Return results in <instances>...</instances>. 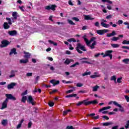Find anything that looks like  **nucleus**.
<instances>
[{"mask_svg": "<svg viewBox=\"0 0 129 129\" xmlns=\"http://www.w3.org/2000/svg\"><path fill=\"white\" fill-rule=\"evenodd\" d=\"M111 18H112V15H108L106 17V19H107V20L111 19Z\"/></svg>", "mask_w": 129, "mask_h": 129, "instance_id": "obj_58", "label": "nucleus"}, {"mask_svg": "<svg viewBox=\"0 0 129 129\" xmlns=\"http://www.w3.org/2000/svg\"><path fill=\"white\" fill-rule=\"evenodd\" d=\"M77 96V94H70V95H68L66 96V98H69L70 97H75Z\"/></svg>", "mask_w": 129, "mask_h": 129, "instance_id": "obj_26", "label": "nucleus"}, {"mask_svg": "<svg viewBox=\"0 0 129 129\" xmlns=\"http://www.w3.org/2000/svg\"><path fill=\"white\" fill-rule=\"evenodd\" d=\"M108 32V30L107 29H102V30H98L96 31L97 34L98 35H104L105 33H107Z\"/></svg>", "mask_w": 129, "mask_h": 129, "instance_id": "obj_11", "label": "nucleus"}, {"mask_svg": "<svg viewBox=\"0 0 129 129\" xmlns=\"http://www.w3.org/2000/svg\"><path fill=\"white\" fill-rule=\"evenodd\" d=\"M112 124V122H106L103 123V126H108V125H111Z\"/></svg>", "mask_w": 129, "mask_h": 129, "instance_id": "obj_27", "label": "nucleus"}, {"mask_svg": "<svg viewBox=\"0 0 129 129\" xmlns=\"http://www.w3.org/2000/svg\"><path fill=\"white\" fill-rule=\"evenodd\" d=\"M110 108H111V107H110L109 106H107V107H104L99 110V112H101V111H103V110H106L107 109H110Z\"/></svg>", "mask_w": 129, "mask_h": 129, "instance_id": "obj_19", "label": "nucleus"}, {"mask_svg": "<svg viewBox=\"0 0 129 129\" xmlns=\"http://www.w3.org/2000/svg\"><path fill=\"white\" fill-rule=\"evenodd\" d=\"M94 74L95 75H91L90 76V78H92V79H93V78H97L98 77H100V75H98V73H94Z\"/></svg>", "mask_w": 129, "mask_h": 129, "instance_id": "obj_16", "label": "nucleus"}, {"mask_svg": "<svg viewBox=\"0 0 129 129\" xmlns=\"http://www.w3.org/2000/svg\"><path fill=\"white\" fill-rule=\"evenodd\" d=\"M68 4L70 6H74L73 3H72V1L71 0H70L68 2Z\"/></svg>", "mask_w": 129, "mask_h": 129, "instance_id": "obj_63", "label": "nucleus"}, {"mask_svg": "<svg viewBox=\"0 0 129 129\" xmlns=\"http://www.w3.org/2000/svg\"><path fill=\"white\" fill-rule=\"evenodd\" d=\"M1 123L3 125L6 126V125L8 124V119H3Z\"/></svg>", "mask_w": 129, "mask_h": 129, "instance_id": "obj_24", "label": "nucleus"}, {"mask_svg": "<svg viewBox=\"0 0 129 129\" xmlns=\"http://www.w3.org/2000/svg\"><path fill=\"white\" fill-rule=\"evenodd\" d=\"M102 2L105 3V2H106V3H108L109 4H112V2H111L110 0H101Z\"/></svg>", "mask_w": 129, "mask_h": 129, "instance_id": "obj_46", "label": "nucleus"}, {"mask_svg": "<svg viewBox=\"0 0 129 129\" xmlns=\"http://www.w3.org/2000/svg\"><path fill=\"white\" fill-rule=\"evenodd\" d=\"M125 128H128L129 127V120L127 121L126 125H125Z\"/></svg>", "mask_w": 129, "mask_h": 129, "instance_id": "obj_56", "label": "nucleus"}, {"mask_svg": "<svg viewBox=\"0 0 129 129\" xmlns=\"http://www.w3.org/2000/svg\"><path fill=\"white\" fill-rule=\"evenodd\" d=\"M56 8H57L56 5H52L51 6H45V9L47 11H50V10H51L52 11H56Z\"/></svg>", "mask_w": 129, "mask_h": 129, "instance_id": "obj_8", "label": "nucleus"}, {"mask_svg": "<svg viewBox=\"0 0 129 129\" xmlns=\"http://www.w3.org/2000/svg\"><path fill=\"white\" fill-rule=\"evenodd\" d=\"M54 103L53 102L50 101L48 102V105L50 106V107H52V106H54Z\"/></svg>", "mask_w": 129, "mask_h": 129, "instance_id": "obj_44", "label": "nucleus"}, {"mask_svg": "<svg viewBox=\"0 0 129 129\" xmlns=\"http://www.w3.org/2000/svg\"><path fill=\"white\" fill-rule=\"evenodd\" d=\"M6 99L2 103V106L1 108V109H5V108H7L8 107V102H9V99L11 100H14V101L17 100V98H15V96H13V95L9 94H6Z\"/></svg>", "mask_w": 129, "mask_h": 129, "instance_id": "obj_1", "label": "nucleus"}, {"mask_svg": "<svg viewBox=\"0 0 129 129\" xmlns=\"http://www.w3.org/2000/svg\"><path fill=\"white\" fill-rule=\"evenodd\" d=\"M17 72L18 71L12 70L11 71V75L9 76L10 78H13V77H15V76H16L15 73H17Z\"/></svg>", "mask_w": 129, "mask_h": 129, "instance_id": "obj_18", "label": "nucleus"}, {"mask_svg": "<svg viewBox=\"0 0 129 129\" xmlns=\"http://www.w3.org/2000/svg\"><path fill=\"white\" fill-rule=\"evenodd\" d=\"M122 49H126L127 50H129L128 46H123L121 47Z\"/></svg>", "mask_w": 129, "mask_h": 129, "instance_id": "obj_64", "label": "nucleus"}, {"mask_svg": "<svg viewBox=\"0 0 129 129\" xmlns=\"http://www.w3.org/2000/svg\"><path fill=\"white\" fill-rule=\"evenodd\" d=\"M62 83H66V84H68L69 83H72L71 81H66L65 80H63L62 81Z\"/></svg>", "mask_w": 129, "mask_h": 129, "instance_id": "obj_53", "label": "nucleus"}, {"mask_svg": "<svg viewBox=\"0 0 129 129\" xmlns=\"http://www.w3.org/2000/svg\"><path fill=\"white\" fill-rule=\"evenodd\" d=\"M24 53L25 54L24 55V58H26V59H29V58L31 57V54H30L29 52L24 51Z\"/></svg>", "mask_w": 129, "mask_h": 129, "instance_id": "obj_22", "label": "nucleus"}, {"mask_svg": "<svg viewBox=\"0 0 129 129\" xmlns=\"http://www.w3.org/2000/svg\"><path fill=\"white\" fill-rule=\"evenodd\" d=\"M113 104L114 105H116V106H117L118 107H119V111L121 112H124V108L123 107L121 106L120 104H118L117 102L114 101Z\"/></svg>", "mask_w": 129, "mask_h": 129, "instance_id": "obj_10", "label": "nucleus"}, {"mask_svg": "<svg viewBox=\"0 0 129 129\" xmlns=\"http://www.w3.org/2000/svg\"><path fill=\"white\" fill-rule=\"evenodd\" d=\"M83 39H84V40L85 41L87 46H89V45H90V43L91 42H93L94 40H96V37H92L90 40H88V39L86 38V35H85L82 37Z\"/></svg>", "mask_w": 129, "mask_h": 129, "instance_id": "obj_5", "label": "nucleus"}, {"mask_svg": "<svg viewBox=\"0 0 129 129\" xmlns=\"http://www.w3.org/2000/svg\"><path fill=\"white\" fill-rule=\"evenodd\" d=\"M19 9L22 11V12H25V7L24 6H19Z\"/></svg>", "mask_w": 129, "mask_h": 129, "instance_id": "obj_50", "label": "nucleus"}, {"mask_svg": "<svg viewBox=\"0 0 129 129\" xmlns=\"http://www.w3.org/2000/svg\"><path fill=\"white\" fill-rule=\"evenodd\" d=\"M99 56H100V53H96V54H95L94 57L95 58H98V57H99Z\"/></svg>", "mask_w": 129, "mask_h": 129, "instance_id": "obj_61", "label": "nucleus"}, {"mask_svg": "<svg viewBox=\"0 0 129 129\" xmlns=\"http://www.w3.org/2000/svg\"><path fill=\"white\" fill-rule=\"evenodd\" d=\"M111 80L112 81H113L115 83H116V77L115 76H112L111 77Z\"/></svg>", "mask_w": 129, "mask_h": 129, "instance_id": "obj_35", "label": "nucleus"}, {"mask_svg": "<svg viewBox=\"0 0 129 129\" xmlns=\"http://www.w3.org/2000/svg\"><path fill=\"white\" fill-rule=\"evenodd\" d=\"M71 112V109H68L65 111H63V115H67V114H68L69 112Z\"/></svg>", "mask_w": 129, "mask_h": 129, "instance_id": "obj_31", "label": "nucleus"}, {"mask_svg": "<svg viewBox=\"0 0 129 129\" xmlns=\"http://www.w3.org/2000/svg\"><path fill=\"white\" fill-rule=\"evenodd\" d=\"M32 75H33V73H28L26 74V76H27V77H30L31 76H32Z\"/></svg>", "mask_w": 129, "mask_h": 129, "instance_id": "obj_54", "label": "nucleus"}, {"mask_svg": "<svg viewBox=\"0 0 129 129\" xmlns=\"http://www.w3.org/2000/svg\"><path fill=\"white\" fill-rule=\"evenodd\" d=\"M76 50L77 51V52H78V53H79V54H82L84 52H86V51H87V50H86V48H85V46L84 45H82V44H81V43H78L77 44V47H76Z\"/></svg>", "mask_w": 129, "mask_h": 129, "instance_id": "obj_3", "label": "nucleus"}, {"mask_svg": "<svg viewBox=\"0 0 129 129\" xmlns=\"http://www.w3.org/2000/svg\"><path fill=\"white\" fill-rule=\"evenodd\" d=\"M122 44H123V45H129V40H124L122 41Z\"/></svg>", "mask_w": 129, "mask_h": 129, "instance_id": "obj_41", "label": "nucleus"}, {"mask_svg": "<svg viewBox=\"0 0 129 129\" xmlns=\"http://www.w3.org/2000/svg\"><path fill=\"white\" fill-rule=\"evenodd\" d=\"M8 34L10 36H16L17 32L16 30H12L8 31Z\"/></svg>", "mask_w": 129, "mask_h": 129, "instance_id": "obj_15", "label": "nucleus"}, {"mask_svg": "<svg viewBox=\"0 0 129 129\" xmlns=\"http://www.w3.org/2000/svg\"><path fill=\"white\" fill-rule=\"evenodd\" d=\"M48 42H49V44H52L53 45H54V46H57L58 45V43H57L56 42H54V41H53L51 40H49Z\"/></svg>", "mask_w": 129, "mask_h": 129, "instance_id": "obj_33", "label": "nucleus"}, {"mask_svg": "<svg viewBox=\"0 0 129 129\" xmlns=\"http://www.w3.org/2000/svg\"><path fill=\"white\" fill-rule=\"evenodd\" d=\"M66 128V129H75L73 127V126H69V125H68Z\"/></svg>", "mask_w": 129, "mask_h": 129, "instance_id": "obj_60", "label": "nucleus"}, {"mask_svg": "<svg viewBox=\"0 0 129 129\" xmlns=\"http://www.w3.org/2000/svg\"><path fill=\"white\" fill-rule=\"evenodd\" d=\"M102 118H104L105 119H106V120H108V119H109V117H108V116L105 115V116H102Z\"/></svg>", "mask_w": 129, "mask_h": 129, "instance_id": "obj_59", "label": "nucleus"}, {"mask_svg": "<svg viewBox=\"0 0 129 129\" xmlns=\"http://www.w3.org/2000/svg\"><path fill=\"white\" fill-rule=\"evenodd\" d=\"M50 83L52 84V86H56L58 84H60V81H56L55 80H52L50 81Z\"/></svg>", "mask_w": 129, "mask_h": 129, "instance_id": "obj_12", "label": "nucleus"}, {"mask_svg": "<svg viewBox=\"0 0 129 129\" xmlns=\"http://www.w3.org/2000/svg\"><path fill=\"white\" fill-rule=\"evenodd\" d=\"M82 63H87V64H90V62L85 60H82L81 61Z\"/></svg>", "mask_w": 129, "mask_h": 129, "instance_id": "obj_62", "label": "nucleus"}, {"mask_svg": "<svg viewBox=\"0 0 129 129\" xmlns=\"http://www.w3.org/2000/svg\"><path fill=\"white\" fill-rule=\"evenodd\" d=\"M12 17L14 20H18V13L17 12H13Z\"/></svg>", "mask_w": 129, "mask_h": 129, "instance_id": "obj_21", "label": "nucleus"}, {"mask_svg": "<svg viewBox=\"0 0 129 129\" xmlns=\"http://www.w3.org/2000/svg\"><path fill=\"white\" fill-rule=\"evenodd\" d=\"M13 54H14V55H17V54H18V52H17V49L14 48L11 50L9 55H13Z\"/></svg>", "mask_w": 129, "mask_h": 129, "instance_id": "obj_17", "label": "nucleus"}, {"mask_svg": "<svg viewBox=\"0 0 129 129\" xmlns=\"http://www.w3.org/2000/svg\"><path fill=\"white\" fill-rule=\"evenodd\" d=\"M95 45H96V41H94L91 45L89 44V47H90L91 49L92 50V49H94V48H95V47L94 46H95Z\"/></svg>", "mask_w": 129, "mask_h": 129, "instance_id": "obj_25", "label": "nucleus"}, {"mask_svg": "<svg viewBox=\"0 0 129 129\" xmlns=\"http://www.w3.org/2000/svg\"><path fill=\"white\" fill-rule=\"evenodd\" d=\"M121 79H122V78L120 77V78H118L117 79V83H121Z\"/></svg>", "mask_w": 129, "mask_h": 129, "instance_id": "obj_49", "label": "nucleus"}, {"mask_svg": "<svg viewBox=\"0 0 129 129\" xmlns=\"http://www.w3.org/2000/svg\"><path fill=\"white\" fill-rule=\"evenodd\" d=\"M71 61L69 59H67L65 61H64V64H67V65H69V64H70Z\"/></svg>", "mask_w": 129, "mask_h": 129, "instance_id": "obj_45", "label": "nucleus"}, {"mask_svg": "<svg viewBox=\"0 0 129 129\" xmlns=\"http://www.w3.org/2000/svg\"><path fill=\"white\" fill-rule=\"evenodd\" d=\"M122 62H123V63H124L125 64H128L129 58L124 59L122 60Z\"/></svg>", "mask_w": 129, "mask_h": 129, "instance_id": "obj_36", "label": "nucleus"}, {"mask_svg": "<svg viewBox=\"0 0 129 129\" xmlns=\"http://www.w3.org/2000/svg\"><path fill=\"white\" fill-rule=\"evenodd\" d=\"M79 65V62H76L74 64H72V66H70L71 68H73V67H75V66Z\"/></svg>", "mask_w": 129, "mask_h": 129, "instance_id": "obj_43", "label": "nucleus"}, {"mask_svg": "<svg viewBox=\"0 0 129 129\" xmlns=\"http://www.w3.org/2000/svg\"><path fill=\"white\" fill-rule=\"evenodd\" d=\"M94 115H95V113H93L88 114L87 115V116H90V117H91L93 119V117H94Z\"/></svg>", "mask_w": 129, "mask_h": 129, "instance_id": "obj_42", "label": "nucleus"}, {"mask_svg": "<svg viewBox=\"0 0 129 129\" xmlns=\"http://www.w3.org/2000/svg\"><path fill=\"white\" fill-rule=\"evenodd\" d=\"M68 23H69L70 25H72L73 26H75V25H76V24L74 23V22L70 19L68 20Z\"/></svg>", "mask_w": 129, "mask_h": 129, "instance_id": "obj_34", "label": "nucleus"}, {"mask_svg": "<svg viewBox=\"0 0 129 129\" xmlns=\"http://www.w3.org/2000/svg\"><path fill=\"white\" fill-rule=\"evenodd\" d=\"M115 35H116L115 31L113 30L111 33H107L106 37L107 38H110V37H113V36H115Z\"/></svg>", "mask_w": 129, "mask_h": 129, "instance_id": "obj_13", "label": "nucleus"}, {"mask_svg": "<svg viewBox=\"0 0 129 129\" xmlns=\"http://www.w3.org/2000/svg\"><path fill=\"white\" fill-rule=\"evenodd\" d=\"M111 47H112V48H118V47H119V44H111Z\"/></svg>", "mask_w": 129, "mask_h": 129, "instance_id": "obj_40", "label": "nucleus"}, {"mask_svg": "<svg viewBox=\"0 0 129 129\" xmlns=\"http://www.w3.org/2000/svg\"><path fill=\"white\" fill-rule=\"evenodd\" d=\"M94 18H91L90 16L89 15H85L84 20H85L86 21H88V20H94Z\"/></svg>", "mask_w": 129, "mask_h": 129, "instance_id": "obj_23", "label": "nucleus"}, {"mask_svg": "<svg viewBox=\"0 0 129 129\" xmlns=\"http://www.w3.org/2000/svg\"><path fill=\"white\" fill-rule=\"evenodd\" d=\"M97 103H98V102L96 100L90 101H87V100H84L82 101H79L76 104V105L77 106H80V105L84 104V105L87 106V105H90V104H97Z\"/></svg>", "mask_w": 129, "mask_h": 129, "instance_id": "obj_2", "label": "nucleus"}, {"mask_svg": "<svg viewBox=\"0 0 129 129\" xmlns=\"http://www.w3.org/2000/svg\"><path fill=\"white\" fill-rule=\"evenodd\" d=\"M117 40H119V37H113L111 38V41H112V42H116Z\"/></svg>", "mask_w": 129, "mask_h": 129, "instance_id": "obj_30", "label": "nucleus"}, {"mask_svg": "<svg viewBox=\"0 0 129 129\" xmlns=\"http://www.w3.org/2000/svg\"><path fill=\"white\" fill-rule=\"evenodd\" d=\"M113 51L111 50H106L105 52L104 55L103 56V58L105 57H109L110 60L112 59V54H111Z\"/></svg>", "mask_w": 129, "mask_h": 129, "instance_id": "obj_6", "label": "nucleus"}, {"mask_svg": "<svg viewBox=\"0 0 129 129\" xmlns=\"http://www.w3.org/2000/svg\"><path fill=\"white\" fill-rule=\"evenodd\" d=\"M33 92H35V93L39 92V93H41V92H42V90H41V89H37L36 88H35L34 91H33Z\"/></svg>", "mask_w": 129, "mask_h": 129, "instance_id": "obj_32", "label": "nucleus"}, {"mask_svg": "<svg viewBox=\"0 0 129 129\" xmlns=\"http://www.w3.org/2000/svg\"><path fill=\"white\" fill-rule=\"evenodd\" d=\"M27 102L30 104H32V105H36V101H35V100H34V98H33V97L31 95L28 96Z\"/></svg>", "mask_w": 129, "mask_h": 129, "instance_id": "obj_7", "label": "nucleus"}, {"mask_svg": "<svg viewBox=\"0 0 129 129\" xmlns=\"http://www.w3.org/2000/svg\"><path fill=\"white\" fill-rule=\"evenodd\" d=\"M27 96H23L21 99V102H23V103H26V101H27Z\"/></svg>", "mask_w": 129, "mask_h": 129, "instance_id": "obj_29", "label": "nucleus"}, {"mask_svg": "<svg viewBox=\"0 0 129 129\" xmlns=\"http://www.w3.org/2000/svg\"><path fill=\"white\" fill-rule=\"evenodd\" d=\"M17 85V83H11L10 84H9L7 86L8 89H13L15 86Z\"/></svg>", "mask_w": 129, "mask_h": 129, "instance_id": "obj_14", "label": "nucleus"}, {"mask_svg": "<svg viewBox=\"0 0 129 129\" xmlns=\"http://www.w3.org/2000/svg\"><path fill=\"white\" fill-rule=\"evenodd\" d=\"M90 74H91V72H86L82 74V76H86L87 75H90Z\"/></svg>", "mask_w": 129, "mask_h": 129, "instance_id": "obj_39", "label": "nucleus"}, {"mask_svg": "<svg viewBox=\"0 0 129 129\" xmlns=\"http://www.w3.org/2000/svg\"><path fill=\"white\" fill-rule=\"evenodd\" d=\"M32 121H30L29 123H28V128H31L32 127Z\"/></svg>", "mask_w": 129, "mask_h": 129, "instance_id": "obj_55", "label": "nucleus"}, {"mask_svg": "<svg viewBox=\"0 0 129 129\" xmlns=\"http://www.w3.org/2000/svg\"><path fill=\"white\" fill-rule=\"evenodd\" d=\"M27 94H28V90H26L22 93L21 95L24 96V95H27Z\"/></svg>", "mask_w": 129, "mask_h": 129, "instance_id": "obj_47", "label": "nucleus"}, {"mask_svg": "<svg viewBox=\"0 0 129 129\" xmlns=\"http://www.w3.org/2000/svg\"><path fill=\"white\" fill-rule=\"evenodd\" d=\"M82 86H83V84L82 83H77L76 85L77 87H82Z\"/></svg>", "mask_w": 129, "mask_h": 129, "instance_id": "obj_52", "label": "nucleus"}, {"mask_svg": "<svg viewBox=\"0 0 129 129\" xmlns=\"http://www.w3.org/2000/svg\"><path fill=\"white\" fill-rule=\"evenodd\" d=\"M68 42H70L71 43V42H74V43H76V40L74 38H70L68 40Z\"/></svg>", "mask_w": 129, "mask_h": 129, "instance_id": "obj_38", "label": "nucleus"}, {"mask_svg": "<svg viewBox=\"0 0 129 129\" xmlns=\"http://www.w3.org/2000/svg\"><path fill=\"white\" fill-rule=\"evenodd\" d=\"M98 88H99V86H97V85L95 86L94 87H93V91L94 92L97 91V89H98Z\"/></svg>", "mask_w": 129, "mask_h": 129, "instance_id": "obj_37", "label": "nucleus"}, {"mask_svg": "<svg viewBox=\"0 0 129 129\" xmlns=\"http://www.w3.org/2000/svg\"><path fill=\"white\" fill-rule=\"evenodd\" d=\"M101 26H102L104 28H108L109 27V24H106L104 22L101 23Z\"/></svg>", "mask_w": 129, "mask_h": 129, "instance_id": "obj_28", "label": "nucleus"}, {"mask_svg": "<svg viewBox=\"0 0 129 129\" xmlns=\"http://www.w3.org/2000/svg\"><path fill=\"white\" fill-rule=\"evenodd\" d=\"M72 20L76 21V22H79L80 20L77 17H73Z\"/></svg>", "mask_w": 129, "mask_h": 129, "instance_id": "obj_51", "label": "nucleus"}, {"mask_svg": "<svg viewBox=\"0 0 129 129\" xmlns=\"http://www.w3.org/2000/svg\"><path fill=\"white\" fill-rule=\"evenodd\" d=\"M125 99H126L127 102H129V97L127 95H125L124 96Z\"/></svg>", "mask_w": 129, "mask_h": 129, "instance_id": "obj_57", "label": "nucleus"}, {"mask_svg": "<svg viewBox=\"0 0 129 129\" xmlns=\"http://www.w3.org/2000/svg\"><path fill=\"white\" fill-rule=\"evenodd\" d=\"M29 62V59L26 58L25 59H21L20 60V63L21 64H27V63H28Z\"/></svg>", "mask_w": 129, "mask_h": 129, "instance_id": "obj_20", "label": "nucleus"}, {"mask_svg": "<svg viewBox=\"0 0 129 129\" xmlns=\"http://www.w3.org/2000/svg\"><path fill=\"white\" fill-rule=\"evenodd\" d=\"M1 43L2 44L0 45L1 48H5L8 47V45L10 44V41L8 40H3Z\"/></svg>", "mask_w": 129, "mask_h": 129, "instance_id": "obj_9", "label": "nucleus"}, {"mask_svg": "<svg viewBox=\"0 0 129 129\" xmlns=\"http://www.w3.org/2000/svg\"><path fill=\"white\" fill-rule=\"evenodd\" d=\"M6 20L8 21V23L7 22H4L3 27L5 29V30H8V29H10L11 28V26H10L9 25H12V19L10 18H6Z\"/></svg>", "mask_w": 129, "mask_h": 129, "instance_id": "obj_4", "label": "nucleus"}, {"mask_svg": "<svg viewBox=\"0 0 129 129\" xmlns=\"http://www.w3.org/2000/svg\"><path fill=\"white\" fill-rule=\"evenodd\" d=\"M55 92H58V90L54 89L51 92H50V94H53V93H55Z\"/></svg>", "mask_w": 129, "mask_h": 129, "instance_id": "obj_48", "label": "nucleus"}]
</instances>
